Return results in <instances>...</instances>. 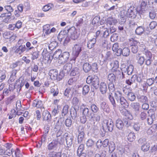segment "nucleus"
Segmentation results:
<instances>
[{"instance_id": "1", "label": "nucleus", "mask_w": 157, "mask_h": 157, "mask_svg": "<svg viewBox=\"0 0 157 157\" xmlns=\"http://www.w3.org/2000/svg\"><path fill=\"white\" fill-rule=\"evenodd\" d=\"M119 100H120L121 104L124 108V110H123V111L121 112L122 114L126 117L128 119H131L132 118V115L130 114L128 111L125 109L127 108L128 105L127 101L123 97L121 98Z\"/></svg>"}, {"instance_id": "2", "label": "nucleus", "mask_w": 157, "mask_h": 157, "mask_svg": "<svg viewBox=\"0 0 157 157\" xmlns=\"http://www.w3.org/2000/svg\"><path fill=\"white\" fill-rule=\"evenodd\" d=\"M49 75L52 80H57L58 81L61 80L64 76L62 73H60L58 74V71L55 69L50 70L49 72Z\"/></svg>"}, {"instance_id": "3", "label": "nucleus", "mask_w": 157, "mask_h": 157, "mask_svg": "<svg viewBox=\"0 0 157 157\" xmlns=\"http://www.w3.org/2000/svg\"><path fill=\"white\" fill-rule=\"evenodd\" d=\"M82 44L81 43L76 44L72 48V59L75 61L76 58L78 56L79 54L82 51Z\"/></svg>"}, {"instance_id": "4", "label": "nucleus", "mask_w": 157, "mask_h": 157, "mask_svg": "<svg viewBox=\"0 0 157 157\" xmlns=\"http://www.w3.org/2000/svg\"><path fill=\"white\" fill-rule=\"evenodd\" d=\"M86 82L88 84H91L92 86L97 89L99 85V78L98 76L94 75L93 76H89L87 78Z\"/></svg>"}, {"instance_id": "5", "label": "nucleus", "mask_w": 157, "mask_h": 157, "mask_svg": "<svg viewBox=\"0 0 157 157\" xmlns=\"http://www.w3.org/2000/svg\"><path fill=\"white\" fill-rule=\"evenodd\" d=\"M59 139L57 140H53L50 143L48 144L47 146L48 149L49 151H51L57 147V145L58 144H63L64 142V139L62 137H61L60 140H59Z\"/></svg>"}, {"instance_id": "6", "label": "nucleus", "mask_w": 157, "mask_h": 157, "mask_svg": "<svg viewBox=\"0 0 157 157\" xmlns=\"http://www.w3.org/2000/svg\"><path fill=\"white\" fill-rule=\"evenodd\" d=\"M80 109L82 113V115L87 117L88 119H91L93 118L92 113L85 104H83L81 105Z\"/></svg>"}, {"instance_id": "7", "label": "nucleus", "mask_w": 157, "mask_h": 157, "mask_svg": "<svg viewBox=\"0 0 157 157\" xmlns=\"http://www.w3.org/2000/svg\"><path fill=\"white\" fill-rule=\"evenodd\" d=\"M124 92L127 95L128 99L131 101H133L136 99V96L132 92V89L130 87H124L123 90Z\"/></svg>"}, {"instance_id": "8", "label": "nucleus", "mask_w": 157, "mask_h": 157, "mask_svg": "<svg viewBox=\"0 0 157 157\" xmlns=\"http://www.w3.org/2000/svg\"><path fill=\"white\" fill-rule=\"evenodd\" d=\"M43 61L45 63H50L52 59L51 54L46 50H44L42 53Z\"/></svg>"}, {"instance_id": "9", "label": "nucleus", "mask_w": 157, "mask_h": 157, "mask_svg": "<svg viewBox=\"0 0 157 157\" xmlns=\"http://www.w3.org/2000/svg\"><path fill=\"white\" fill-rule=\"evenodd\" d=\"M143 53L145 55V64L147 65H150L152 62V54L151 52L146 48L144 49Z\"/></svg>"}, {"instance_id": "10", "label": "nucleus", "mask_w": 157, "mask_h": 157, "mask_svg": "<svg viewBox=\"0 0 157 157\" xmlns=\"http://www.w3.org/2000/svg\"><path fill=\"white\" fill-rule=\"evenodd\" d=\"M105 124L106 125L108 130L109 131L112 132L113 130V123L111 119L108 120H104L103 123L102 124V127L103 129H104Z\"/></svg>"}, {"instance_id": "11", "label": "nucleus", "mask_w": 157, "mask_h": 157, "mask_svg": "<svg viewBox=\"0 0 157 157\" xmlns=\"http://www.w3.org/2000/svg\"><path fill=\"white\" fill-rule=\"evenodd\" d=\"M106 24L107 25L110 27V31L112 32H113L115 31L116 29L115 28L112 29L111 27L112 25H115L117 23V20L113 18V17H109L106 20Z\"/></svg>"}, {"instance_id": "12", "label": "nucleus", "mask_w": 157, "mask_h": 157, "mask_svg": "<svg viewBox=\"0 0 157 157\" xmlns=\"http://www.w3.org/2000/svg\"><path fill=\"white\" fill-rule=\"evenodd\" d=\"M70 57V53L68 52H64L61 54L58 60V62L60 63H64L66 62L68 60Z\"/></svg>"}, {"instance_id": "13", "label": "nucleus", "mask_w": 157, "mask_h": 157, "mask_svg": "<svg viewBox=\"0 0 157 157\" xmlns=\"http://www.w3.org/2000/svg\"><path fill=\"white\" fill-rule=\"evenodd\" d=\"M111 64L112 67L111 69V71L112 73H115L116 74L117 73L120 72V71L119 70V62L117 60L114 61Z\"/></svg>"}, {"instance_id": "14", "label": "nucleus", "mask_w": 157, "mask_h": 157, "mask_svg": "<svg viewBox=\"0 0 157 157\" xmlns=\"http://www.w3.org/2000/svg\"><path fill=\"white\" fill-rule=\"evenodd\" d=\"M12 15L6 13H4L1 14L0 15V20L4 22L8 23L11 18Z\"/></svg>"}, {"instance_id": "15", "label": "nucleus", "mask_w": 157, "mask_h": 157, "mask_svg": "<svg viewBox=\"0 0 157 157\" xmlns=\"http://www.w3.org/2000/svg\"><path fill=\"white\" fill-rule=\"evenodd\" d=\"M48 157H67V156L64 153L62 154L61 152L53 151L48 154Z\"/></svg>"}, {"instance_id": "16", "label": "nucleus", "mask_w": 157, "mask_h": 157, "mask_svg": "<svg viewBox=\"0 0 157 157\" xmlns=\"http://www.w3.org/2000/svg\"><path fill=\"white\" fill-rule=\"evenodd\" d=\"M42 117L44 121H48L51 119V115L47 110H44L42 114Z\"/></svg>"}, {"instance_id": "17", "label": "nucleus", "mask_w": 157, "mask_h": 157, "mask_svg": "<svg viewBox=\"0 0 157 157\" xmlns=\"http://www.w3.org/2000/svg\"><path fill=\"white\" fill-rule=\"evenodd\" d=\"M32 105L33 107H36L38 108L41 109L43 107L42 101L37 99H36L33 101Z\"/></svg>"}, {"instance_id": "18", "label": "nucleus", "mask_w": 157, "mask_h": 157, "mask_svg": "<svg viewBox=\"0 0 157 157\" xmlns=\"http://www.w3.org/2000/svg\"><path fill=\"white\" fill-rule=\"evenodd\" d=\"M119 48L118 44L117 43H115L113 44L112 48L113 51L115 52L116 55L118 56L121 55V49Z\"/></svg>"}, {"instance_id": "19", "label": "nucleus", "mask_w": 157, "mask_h": 157, "mask_svg": "<svg viewBox=\"0 0 157 157\" xmlns=\"http://www.w3.org/2000/svg\"><path fill=\"white\" fill-rule=\"evenodd\" d=\"M26 50L25 45H20L14 51V52L16 54L20 55Z\"/></svg>"}, {"instance_id": "20", "label": "nucleus", "mask_w": 157, "mask_h": 157, "mask_svg": "<svg viewBox=\"0 0 157 157\" xmlns=\"http://www.w3.org/2000/svg\"><path fill=\"white\" fill-rule=\"evenodd\" d=\"M99 89L101 94H104L106 93L107 90V88L105 82H101L100 83Z\"/></svg>"}, {"instance_id": "21", "label": "nucleus", "mask_w": 157, "mask_h": 157, "mask_svg": "<svg viewBox=\"0 0 157 157\" xmlns=\"http://www.w3.org/2000/svg\"><path fill=\"white\" fill-rule=\"evenodd\" d=\"M114 73H110L109 74L108 76V79L110 83L115 82L116 80V77Z\"/></svg>"}, {"instance_id": "22", "label": "nucleus", "mask_w": 157, "mask_h": 157, "mask_svg": "<svg viewBox=\"0 0 157 157\" xmlns=\"http://www.w3.org/2000/svg\"><path fill=\"white\" fill-rule=\"evenodd\" d=\"M136 79V75H133L130 78L126 79L125 81L126 83L128 86H131L134 83Z\"/></svg>"}, {"instance_id": "23", "label": "nucleus", "mask_w": 157, "mask_h": 157, "mask_svg": "<svg viewBox=\"0 0 157 157\" xmlns=\"http://www.w3.org/2000/svg\"><path fill=\"white\" fill-rule=\"evenodd\" d=\"M128 44L131 47L139 45L140 46L143 45V43L140 44L139 42H138L136 40H129L128 42Z\"/></svg>"}, {"instance_id": "24", "label": "nucleus", "mask_w": 157, "mask_h": 157, "mask_svg": "<svg viewBox=\"0 0 157 157\" xmlns=\"http://www.w3.org/2000/svg\"><path fill=\"white\" fill-rule=\"evenodd\" d=\"M85 133L83 131L80 132L78 135V143H81L84 140Z\"/></svg>"}, {"instance_id": "25", "label": "nucleus", "mask_w": 157, "mask_h": 157, "mask_svg": "<svg viewBox=\"0 0 157 157\" xmlns=\"http://www.w3.org/2000/svg\"><path fill=\"white\" fill-rule=\"evenodd\" d=\"M82 67L83 71L86 73L90 71L91 68V65L88 63H84Z\"/></svg>"}, {"instance_id": "26", "label": "nucleus", "mask_w": 157, "mask_h": 157, "mask_svg": "<svg viewBox=\"0 0 157 157\" xmlns=\"http://www.w3.org/2000/svg\"><path fill=\"white\" fill-rule=\"evenodd\" d=\"M131 106L136 112H139L140 110V105L138 102H133L131 104Z\"/></svg>"}, {"instance_id": "27", "label": "nucleus", "mask_w": 157, "mask_h": 157, "mask_svg": "<svg viewBox=\"0 0 157 157\" xmlns=\"http://www.w3.org/2000/svg\"><path fill=\"white\" fill-rule=\"evenodd\" d=\"M53 5L51 3H49L44 6L42 8V10L44 12H47L52 9Z\"/></svg>"}, {"instance_id": "28", "label": "nucleus", "mask_w": 157, "mask_h": 157, "mask_svg": "<svg viewBox=\"0 0 157 157\" xmlns=\"http://www.w3.org/2000/svg\"><path fill=\"white\" fill-rule=\"evenodd\" d=\"M150 147L149 144L146 142L142 145L141 149L144 152H147L149 150Z\"/></svg>"}, {"instance_id": "29", "label": "nucleus", "mask_w": 157, "mask_h": 157, "mask_svg": "<svg viewBox=\"0 0 157 157\" xmlns=\"http://www.w3.org/2000/svg\"><path fill=\"white\" fill-rule=\"evenodd\" d=\"M116 126L119 129H122L124 126L123 122L120 119H117L116 121Z\"/></svg>"}, {"instance_id": "30", "label": "nucleus", "mask_w": 157, "mask_h": 157, "mask_svg": "<svg viewBox=\"0 0 157 157\" xmlns=\"http://www.w3.org/2000/svg\"><path fill=\"white\" fill-rule=\"evenodd\" d=\"M129 49L127 47L124 48L122 50L121 49V55L122 54L123 56H127L129 55Z\"/></svg>"}, {"instance_id": "31", "label": "nucleus", "mask_w": 157, "mask_h": 157, "mask_svg": "<svg viewBox=\"0 0 157 157\" xmlns=\"http://www.w3.org/2000/svg\"><path fill=\"white\" fill-rule=\"evenodd\" d=\"M6 71L4 70H0V79L1 82L3 81L6 77Z\"/></svg>"}, {"instance_id": "32", "label": "nucleus", "mask_w": 157, "mask_h": 157, "mask_svg": "<svg viewBox=\"0 0 157 157\" xmlns=\"http://www.w3.org/2000/svg\"><path fill=\"white\" fill-rule=\"evenodd\" d=\"M108 98L111 102L113 105V107L115 108L116 107V104L115 101L113 96L112 93H110V92H109V94Z\"/></svg>"}, {"instance_id": "33", "label": "nucleus", "mask_w": 157, "mask_h": 157, "mask_svg": "<svg viewBox=\"0 0 157 157\" xmlns=\"http://www.w3.org/2000/svg\"><path fill=\"white\" fill-rule=\"evenodd\" d=\"M135 138V135L133 132H130L127 136V139L130 142H132L134 141Z\"/></svg>"}, {"instance_id": "34", "label": "nucleus", "mask_w": 157, "mask_h": 157, "mask_svg": "<svg viewBox=\"0 0 157 157\" xmlns=\"http://www.w3.org/2000/svg\"><path fill=\"white\" fill-rule=\"evenodd\" d=\"M62 52V51L61 49H58L53 54V58L56 59H58V60H59V57L61 56Z\"/></svg>"}, {"instance_id": "35", "label": "nucleus", "mask_w": 157, "mask_h": 157, "mask_svg": "<svg viewBox=\"0 0 157 157\" xmlns=\"http://www.w3.org/2000/svg\"><path fill=\"white\" fill-rule=\"evenodd\" d=\"M69 106L68 105H65L64 106L62 111V115L63 116H65L68 113Z\"/></svg>"}, {"instance_id": "36", "label": "nucleus", "mask_w": 157, "mask_h": 157, "mask_svg": "<svg viewBox=\"0 0 157 157\" xmlns=\"http://www.w3.org/2000/svg\"><path fill=\"white\" fill-rule=\"evenodd\" d=\"M5 10L7 11V13L12 15L11 13L13 11V10L12 7L10 5H6L4 6Z\"/></svg>"}, {"instance_id": "37", "label": "nucleus", "mask_w": 157, "mask_h": 157, "mask_svg": "<svg viewBox=\"0 0 157 157\" xmlns=\"http://www.w3.org/2000/svg\"><path fill=\"white\" fill-rule=\"evenodd\" d=\"M127 15L129 18H135L136 16L135 12L129 9L128 10Z\"/></svg>"}, {"instance_id": "38", "label": "nucleus", "mask_w": 157, "mask_h": 157, "mask_svg": "<svg viewBox=\"0 0 157 157\" xmlns=\"http://www.w3.org/2000/svg\"><path fill=\"white\" fill-rule=\"evenodd\" d=\"M108 33V31H107L106 30L104 32L103 35H102L101 36V35L100 34V32L99 31H98L96 33L95 37L96 39L97 38H102L103 37L104 38H105L106 37L105 36V34L106 33Z\"/></svg>"}, {"instance_id": "39", "label": "nucleus", "mask_w": 157, "mask_h": 157, "mask_svg": "<svg viewBox=\"0 0 157 157\" xmlns=\"http://www.w3.org/2000/svg\"><path fill=\"white\" fill-rule=\"evenodd\" d=\"M64 136H65V139L67 144L68 143L69 144H71L72 143L73 139L71 136H69L68 133L67 132L65 133L64 134Z\"/></svg>"}, {"instance_id": "40", "label": "nucleus", "mask_w": 157, "mask_h": 157, "mask_svg": "<svg viewBox=\"0 0 157 157\" xmlns=\"http://www.w3.org/2000/svg\"><path fill=\"white\" fill-rule=\"evenodd\" d=\"M144 31V28L142 26L138 27L136 30V33L138 35H140L143 33Z\"/></svg>"}, {"instance_id": "41", "label": "nucleus", "mask_w": 157, "mask_h": 157, "mask_svg": "<svg viewBox=\"0 0 157 157\" xmlns=\"http://www.w3.org/2000/svg\"><path fill=\"white\" fill-rule=\"evenodd\" d=\"M79 70L77 67H75L71 71L70 73V75L72 76L78 75L79 73Z\"/></svg>"}, {"instance_id": "42", "label": "nucleus", "mask_w": 157, "mask_h": 157, "mask_svg": "<svg viewBox=\"0 0 157 157\" xmlns=\"http://www.w3.org/2000/svg\"><path fill=\"white\" fill-rule=\"evenodd\" d=\"M96 40H89L87 45L88 48L90 49L94 46L96 42Z\"/></svg>"}, {"instance_id": "43", "label": "nucleus", "mask_w": 157, "mask_h": 157, "mask_svg": "<svg viewBox=\"0 0 157 157\" xmlns=\"http://www.w3.org/2000/svg\"><path fill=\"white\" fill-rule=\"evenodd\" d=\"M15 96L14 95H13L10 96L7 98V100L6 102V104L7 105H9L13 102L15 99Z\"/></svg>"}, {"instance_id": "44", "label": "nucleus", "mask_w": 157, "mask_h": 157, "mask_svg": "<svg viewBox=\"0 0 157 157\" xmlns=\"http://www.w3.org/2000/svg\"><path fill=\"white\" fill-rule=\"evenodd\" d=\"M84 149V145L83 144H81L78 147L77 151V154H80L83 152V151Z\"/></svg>"}, {"instance_id": "45", "label": "nucleus", "mask_w": 157, "mask_h": 157, "mask_svg": "<svg viewBox=\"0 0 157 157\" xmlns=\"http://www.w3.org/2000/svg\"><path fill=\"white\" fill-rule=\"evenodd\" d=\"M139 101L142 103L144 102V103L147 102L148 98L147 96L145 95H141L139 98Z\"/></svg>"}, {"instance_id": "46", "label": "nucleus", "mask_w": 157, "mask_h": 157, "mask_svg": "<svg viewBox=\"0 0 157 157\" xmlns=\"http://www.w3.org/2000/svg\"><path fill=\"white\" fill-rule=\"evenodd\" d=\"M90 108L91 110L94 113H96L99 110L98 108L94 104H92L91 105Z\"/></svg>"}, {"instance_id": "47", "label": "nucleus", "mask_w": 157, "mask_h": 157, "mask_svg": "<svg viewBox=\"0 0 157 157\" xmlns=\"http://www.w3.org/2000/svg\"><path fill=\"white\" fill-rule=\"evenodd\" d=\"M90 90L89 86L87 85H85L82 88V94L85 95L87 94Z\"/></svg>"}, {"instance_id": "48", "label": "nucleus", "mask_w": 157, "mask_h": 157, "mask_svg": "<svg viewBox=\"0 0 157 157\" xmlns=\"http://www.w3.org/2000/svg\"><path fill=\"white\" fill-rule=\"evenodd\" d=\"M49 27L50 26L48 25H46L44 27V31L45 34L46 35H48L51 33Z\"/></svg>"}, {"instance_id": "49", "label": "nucleus", "mask_w": 157, "mask_h": 157, "mask_svg": "<svg viewBox=\"0 0 157 157\" xmlns=\"http://www.w3.org/2000/svg\"><path fill=\"white\" fill-rule=\"evenodd\" d=\"M51 93L53 94V96H57L59 94V90L58 88H52L50 90Z\"/></svg>"}, {"instance_id": "50", "label": "nucleus", "mask_w": 157, "mask_h": 157, "mask_svg": "<svg viewBox=\"0 0 157 157\" xmlns=\"http://www.w3.org/2000/svg\"><path fill=\"white\" fill-rule=\"evenodd\" d=\"M12 156L13 157H22V155L18 148H17L14 151V155H13Z\"/></svg>"}, {"instance_id": "51", "label": "nucleus", "mask_w": 157, "mask_h": 157, "mask_svg": "<svg viewBox=\"0 0 157 157\" xmlns=\"http://www.w3.org/2000/svg\"><path fill=\"white\" fill-rule=\"evenodd\" d=\"M134 69L133 66L130 64L127 68V74L128 75H131L133 72Z\"/></svg>"}, {"instance_id": "52", "label": "nucleus", "mask_w": 157, "mask_h": 157, "mask_svg": "<svg viewBox=\"0 0 157 157\" xmlns=\"http://www.w3.org/2000/svg\"><path fill=\"white\" fill-rule=\"evenodd\" d=\"M31 55L32 56L31 59L32 60L37 59L39 56L38 52L37 51L34 50L33 52L32 53H31Z\"/></svg>"}, {"instance_id": "53", "label": "nucleus", "mask_w": 157, "mask_h": 157, "mask_svg": "<svg viewBox=\"0 0 157 157\" xmlns=\"http://www.w3.org/2000/svg\"><path fill=\"white\" fill-rule=\"evenodd\" d=\"M76 81V79L75 78H70L67 82L68 84L69 85H74Z\"/></svg>"}, {"instance_id": "54", "label": "nucleus", "mask_w": 157, "mask_h": 157, "mask_svg": "<svg viewBox=\"0 0 157 157\" xmlns=\"http://www.w3.org/2000/svg\"><path fill=\"white\" fill-rule=\"evenodd\" d=\"M147 113L143 111L140 114L139 117L142 120H144L146 119L147 117Z\"/></svg>"}, {"instance_id": "55", "label": "nucleus", "mask_w": 157, "mask_h": 157, "mask_svg": "<svg viewBox=\"0 0 157 157\" xmlns=\"http://www.w3.org/2000/svg\"><path fill=\"white\" fill-rule=\"evenodd\" d=\"M145 58L144 56H138L137 59V63L140 65H142L145 61Z\"/></svg>"}, {"instance_id": "56", "label": "nucleus", "mask_w": 157, "mask_h": 157, "mask_svg": "<svg viewBox=\"0 0 157 157\" xmlns=\"http://www.w3.org/2000/svg\"><path fill=\"white\" fill-rule=\"evenodd\" d=\"M115 146L113 143H110L109 146V152L112 153L115 149Z\"/></svg>"}, {"instance_id": "57", "label": "nucleus", "mask_w": 157, "mask_h": 157, "mask_svg": "<svg viewBox=\"0 0 157 157\" xmlns=\"http://www.w3.org/2000/svg\"><path fill=\"white\" fill-rule=\"evenodd\" d=\"M115 97L116 99L119 100L121 98H122V94L119 91H117L115 93Z\"/></svg>"}, {"instance_id": "58", "label": "nucleus", "mask_w": 157, "mask_h": 157, "mask_svg": "<svg viewBox=\"0 0 157 157\" xmlns=\"http://www.w3.org/2000/svg\"><path fill=\"white\" fill-rule=\"evenodd\" d=\"M147 6V3L145 1L142 2L140 5V11L142 12L145 10V9L146 8V6Z\"/></svg>"}, {"instance_id": "59", "label": "nucleus", "mask_w": 157, "mask_h": 157, "mask_svg": "<svg viewBox=\"0 0 157 157\" xmlns=\"http://www.w3.org/2000/svg\"><path fill=\"white\" fill-rule=\"evenodd\" d=\"M157 26V23L154 21L150 22L149 25V27L151 29H154Z\"/></svg>"}, {"instance_id": "60", "label": "nucleus", "mask_w": 157, "mask_h": 157, "mask_svg": "<svg viewBox=\"0 0 157 157\" xmlns=\"http://www.w3.org/2000/svg\"><path fill=\"white\" fill-rule=\"evenodd\" d=\"M100 20V18L98 16L95 17L92 21V23L94 25H96L98 23Z\"/></svg>"}, {"instance_id": "61", "label": "nucleus", "mask_w": 157, "mask_h": 157, "mask_svg": "<svg viewBox=\"0 0 157 157\" xmlns=\"http://www.w3.org/2000/svg\"><path fill=\"white\" fill-rule=\"evenodd\" d=\"M37 120H40L41 118L40 112L39 110H36L35 111V113L34 115Z\"/></svg>"}, {"instance_id": "62", "label": "nucleus", "mask_w": 157, "mask_h": 157, "mask_svg": "<svg viewBox=\"0 0 157 157\" xmlns=\"http://www.w3.org/2000/svg\"><path fill=\"white\" fill-rule=\"evenodd\" d=\"M12 150L13 149L10 150V148L7 147V149L4 151V154L5 155H8L9 156H10L12 154Z\"/></svg>"}, {"instance_id": "63", "label": "nucleus", "mask_w": 157, "mask_h": 157, "mask_svg": "<svg viewBox=\"0 0 157 157\" xmlns=\"http://www.w3.org/2000/svg\"><path fill=\"white\" fill-rule=\"evenodd\" d=\"M109 88L110 93L111 92H113L115 90V86L113 84V83L109 82Z\"/></svg>"}, {"instance_id": "64", "label": "nucleus", "mask_w": 157, "mask_h": 157, "mask_svg": "<svg viewBox=\"0 0 157 157\" xmlns=\"http://www.w3.org/2000/svg\"><path fill=\"white\" fill-rule=\"evenodd\" d=\"M16 28V30H17L22 27V22L20 21H18L15 24Z\"/></svg>"}]
</instances>
